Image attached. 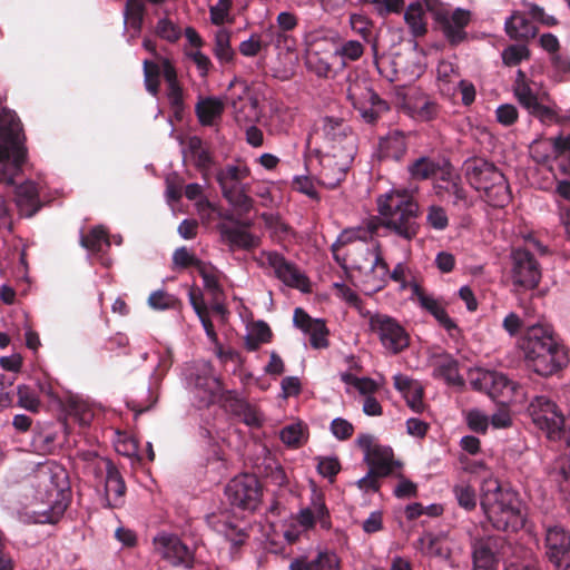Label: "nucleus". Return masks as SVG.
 <instances>
[{"label": "nucleus", "instance_id": "26", "mask_svg": "<svg viewBox=\"0 0 570 570\" xmlns=\"http://www.w3.org/2000/svg\"><path fill=\"white\" fill-rule=\"evenodd\" d=\"M407 150L405 136L397 131H391L382 137L379 142L377 156L380 160L400 161Z\"/></svg>", "mask_w": 570, "mask_h": 570}, {"label": "nucleus", "instance_id": "50", "mask_svg": "<svg viewBox=\"0 0 570 570\" xmlns=\"http://www.w3.org/2000/svg\"><path fill=\"white\" fill-rule=\"evenodd\" d=\"M17 395L19 406L33 413L39 411L40 401L36 395L35 391L30 386L19 385Z\"/></svg>", "mask_w": 570, "mask_h": 570}, {"label": "nucleus", "instance_id": "25", "mask_svg": "<svg viewBox=\"0 0 570 570\" xmlns=\"http://www.w3.org/2000/svg\"><path fill=\"white\" fill-rule=\"evenodd\" d=\"M16 205L21 216H35L42 204L39 198L38 186L33 181H26L16 188Z\"/></svg>", "mask_w": 570, "mask_h": 570}, {"label": "nucleus", "instance_id": "51", "mask_svg": "<svg viewBox=\"0 0 570 570\" xmlns=\"http://www.w3.org/2000/svg\"><path fill=\"white\" fill-rule=\"evenodd\" d=\"M191 158L198 169L206 170L212 164V158L207 150L202 148V140L199 138H193L189 142Z\"/></svg>", "mask_w": 570, "mask_h": 570}, {"label": "nucleus", "instance_id": "57", "mask_svg": "<svg viewBox=\"0 0 570 570\" xmlns=\"http://www.w3.org/2000/svg\"><path fill=\"white\" fill-rule=\"evenodd\" d=\"M466 424L475 433L485 434L489 426V417L478 409L466 412Z\"/></svg>", "mask_w": 570, "mask_h": 570}, {"label": "nucleus", "instance_id": "41", "mask_svg": "<svg viewBox=\"0 0 570 570\" xmlns=\"http://www.w3.org/2000/svg\"><path fill=\"white\" fill-rule=\"evenodd\" d=\"M274 333L265 321L252 320V352L259 348L262 344H268L273 341Z\"/></svg>", "mask_w": 570, "mask_h": 570}, {"label": "nucleus", "instance_id": "35", "mask_svg": "<svg viewBox=\"0 0 570 570\" xmlns=\"http://www.w3.org/2000/svg\"><path fill=\"white\" fill-rule=\"evenodd\" d=\"M424 14V8L420 2L411 3L404 13V20L415 38L423 37L428 32Z\"/></svg>", "mask_w": 570, "mask_h": 570}, {"label": "nucleus", "instance_id": "23", "mask_svg": "<svg viewBox=\"0 0 570 570\" xmlns=\"http://www.w3.org/2000/svg\"><path fill=\"white\" fill-rule=\"evenodd\" d=\"M194 382L195 387L204 394L203 400L207 404L212 403L223 391V384L209 362H202L198 365Z\"/></svg>", "mask_w": 570, "mask_h": 570}, {"label": "nucleus", "instance_id": "21", "mask_svg": "<svg viewBox=\"0 0 570 570\" xmlns=\"http://www.w3.org/2000/svg\"><path fill=\"white\" fill-rule=\"evenodd\" d=\"M100 472H106L105 493H106V508L116 509L124 504L126 494V483L121 476L118 468L109 459L98 461Z\"/></svg>", "mask_w": 570, "mask_h": 570}, {"label": "nucleus", "instance_id": "29", "mask_svg": "<svg viewBox=\"0 0 570 570\" xmlns=\"http://www.w3.org/2000/svg\"><path fill=\"white\" fill-rule=\"evenodd\" d=\"M224 102L216 97L200 98L195 106V114L202 126H214L222 119Z\"/></svg>", "mask_w": 570, "mask_h": 570}, {"label": "nucleus", "instance_id": "8", "mask_svg": "<svg viewBox=\"0 0 570 570\" xmlns=\"http://www.w3.org/2000/svg\"><path fill=\"white\" fill-rule=\"evenodd\" d=\"M426 4L432 11L436 28L442 32L450 47L455 48L468 40L465 29L472 20L471 11L462 8H456L453 11L442 7L432 9L429 1Z\"/></svg>", "mask_w": 570, "mask_h": 570}, {"label": "nucleus", "instance_id": "2", "mask_svg": "<svg viewBox=\"0 0 570 570\" xmlns=\"http://www.w3.org/2000/svg\"><path fill=\"white\" fill-rule=\"evenodd\" d=\"M37 498L48 505L40 512L42 523H57L70 503L67 471L55 462L39 463L30 476Z\"/></svg>", "mask_w": 570, "mask_h": 570}, {"label": "nucleus", "instance_id": "18", "mask_svg": "<svg viewBox=\"0 0 570 570\" xmlns=\"http://www.w3.org/2000/svg\"><path fill=\"white\" fill-rule=\"evenodd\" d=\"M412 299H416L421 308L430 313L451 337L455 338L461 334V330L454 320H452L440 298L425 293V291L416 283L411 284Z\"/></svg>", "mask_w": 570, "mask_h": 570}, {"label": "nucleus", "instance_id": "46", "mask_svg": "<svg viewBox=\"0 0 570 570\" xmlns=\"http://www.w3.org/2000/svg\"><path fill=\"white\" fill-rule=\"evenodd\" d=\"M453 493L461 508L466 511H472L476 507V493L475 490L469 484H456L453 488Z\"/></svg>", "mask_w": 570, "mask_h": 570}, {"label": "nucleus", "instance_id": "3", "mask_svg": "<svg viewBox=\"0 0 570 570\" xmlns=\"http://www.w3.org/2000/svg\"><path fill=\"white\" fill-rule=\"evenodd\" d=\"M0 183L11 186L26 161L27 149L21 121L7 108L0 111Z\"/></svg>", "mask_w": 570, "mask_h": 570}, {"label": "nucleus", "instance_id": "11", "mask_svg": "<svg viewBox=\"0 0 570 570\" xmlns=\"http://www.w3.org/2000/svg\"><path fill=\"white\" fill-rule=\"evenodd\" d=\"M259 266L273 268L276 277L285 285L297 288L303 293L311 292L309 278L299 268L276 252H261L252 257Z\"/></svg>", "mask_w": 570, "mask_h": 570}, {"label": "nucleus", "instance_id": "4", "mask_svg": "<svg viewBox=\"0 0 570 570\" xmlns=\"http://www.w3.org/2000/svg\"><path fill=\"white\" fill-rule=\"evenodd\" d=\"M481 492V508L493 528L515 531L521 524L517 494L503 488L497 479L484 480Z\"/></svg>", "mask_w": 570, "mask_h": 570}, {"label": "nucleus", "instance_id": "32", "mask_svg": "<svg viewBox=\"0 0 570 570\" xmlns=\"http://www.w3.org/2000/svg\"><path fill=\"white\" fill-rule=\"evenodd\" d=\"M434 373L435 376L444 379L450 385H464V380L459 373V363L450 354L444 353L440 355V361L435 366Z\"/></svg>", "mask_w": 570, "mask_h": 570}, {"label": "nucleus", "instance_id": "64", "mask_svg": "<svg viewBox=\"0 0 570 570\" xmlns=\"http://www.w3.org/2000/svg\"><path fill=\"white\" fill-rule=\"evenodd\" d=\"M399 483L393 493L399 499L415 498L417 497V485L411 480L406 479L402 473L395 474Z\"/></svg>", "mask_w": 570, "mask_h": 570}, {"label": "nucleus", "instance_id": "20", "mask_svg": "<svg viewBox=\"0 0 570 570\" xmlns=\"http://www.w3.org/2000/svg\"><path fill=\"white\" fill-rule=\"evenodd\" d=\"M298 26V17L289 11H282L276 18L277 30L272 24L266 28L262 26L261 33H252V57L258 55L263 49L267 48L273 41L276 33H289Z\"/></svg>", "mask_w": 570, "mask_h": 570}, {"label": "nucleus", "instance_id": "53", "mask_svg": "<svg viewBox=\"0 0 570 570\" xmlns=\"http://www.w3.org/2000/svg\"><path fill=\"white\" fill-rule=\"evenodd\" d=\"M426 223L436 230H443L449 226V217L445 209L438 205L428 208Z\"/></svg>", "mask_w": 570, "mask_h": 570}, {"label": "nucleus", "instance_id": "36", "mask_svg": "<svg viewBox=\"0 0 570 570\" xmlns=\"http://www.w3.org/2000/svg\"><path fill=\"white\" fill-rule=\"evenodd\" d=\"M80 245L94 254L101 253L110 247L107 232L101 226L91 228L87 234H81Z\"/></svg>", "mask_w": 570, "mask_h": 570}, {"label": "nucleus", "instance_id": "13", "mask_svg": "<svg viewBox=\"0 0 570 570\" xmlns=\"http://www.w3.org/2000/svg\"><path fill=\"white\" fill-rule=\"evenodd\" d=\"M347 98L367 124L376 122L381 115L390 109L387 102L374 90L360 82L350 85Z\"/></svg>", "mask_w": 570, "mask_h": 570}, {"label": "nucleus", "instance_id": "12", "mask_svg": "<svg viewBox=\"0 0 570 570\" xmlns=\"http://www.w3.org/2000/svg\"><path fill=\"white\" fill-rule=\"evenodd\" d=\"M370 328L380 337L382 345L393 354L404 351L410 344V337L404 327L386 314H370Z\"/></svg>", "mask_w": 570, "mask_h": 570}, {"label": "nucleus", "instance_id": "58", "mask_svg": "<svg viewBox=\"0 0 570 570\" xmlns=\"http://www.w3.org/2000/svg\"><path fill=\"white\" fill-rule=\"evenodd\" d=\"M364 52V46L357 40H348L334 51L335 57H342L351 61L358 60Z\"/></svg>", "mask_w": 570, "mask_h": 570}, {"label": "nucleus", "instance_id": "7", "mask_svg": "<svg viewBox=\"0 0 570 570\" xmlns=\"http://www.w3.org/2000/svg\"><path fill=\"white\" fill-rule=\"evenodd\" d=\"M529 412L533 423L546 432L550 440L564 439L570 445V419H566L558 405L544 395L535 396Z\"/></svg>", "mask_w": 570, "mask_h": 570}, {"label": "nucleus", "instance_id": "45", "mask_svg": "<svg viewBox=\"0 0 570 570\" xmlns=\"http://www.w3.org/2000/svg\"><path fill=\"white\" fill-rule=\"evenodd\" d=\"M309 335L311 346L315 350L326 348L330 345L328 328L323 320H315V324L306 333Z\"/></svg>", "mask_w": 570, "mask_h": 570}, {"label": "nucleus", "instance_id": "37", "mask_svg": "<svg viewBox=\"0 0 570 570\" xmlns=\"http://www.w3.org/2000/svg\"><path fill=\"white\" fill-rule=\"evenodd\" d=\"M258 217L263 220L274 240L283 242L294 235L292 227L282 222L278 215L273 213H262Z\"/></svg>", "mask_w": 570, "mask_h": 570}, {"label": "nucleus", "instance_id": "15", "mask_svg": "<svg viewBox=\"0 0 570 570\" xmlns=\"http://www.w3.org/2000/svg\"><path fill=\"white\" fill-rule=\"evenodd\" d=\"M514 96L520 106L544 126L564 125L570 121V117L559 115L556 108L544 106L530 85H521L514 88Z\"/></svg>", "mask_w": 570, "mask_h": 570}, {"label": "nucleus", "instance_id": "47", "mask_svg": "<svg viewBox=\"0 0 570 570\" xmlns=\"http://www.w3.org/2000/svg\"><path fill=\"white\" fill-rule=\"evenodd\" d=\"M530 50L523 45H510L502 51V61L508 67L518 66L522 60L530 59Z\"/></svg>", "mask_w": 570, "mask_h": 570}, {"label": "nucleus", "instance_id": "31", "mask_svg": "<svg viewBox=\"0 0 570 570\" xmlns=\"http://www.w3.org/2000/svg\"><path fill=\"white\" fill-rule=\"evenodd\" d=\"M249 476L242 473L232 479L225 488V494L229 503L234 507L247 509L249 500Z\"/></svg>", "mask_w": 570, "mask_h": 570}, {"label": "nucleus", "instance_id": "10", "mask_svg": "<svg viewBox=\"0 0 570 570\" xmlns=\"http://www.w3.org/2000/svg\"><path fill=\"white\" fill-rule=\"evenodd\" d=\"M511 279L519 288L534 289L538 287L542 268L534 254L525 247H514L510 254Z\"/></svg>", "mask_w": 570, "mask_h": 570}, {"label": "nucleus", "instance_id": "61", "mask_svg": "<svg viewBox=\"0 0 570 570\" xmlns=\"http://www.w3.org/2000/svg\"><path fill=\"white\" fill-rule=\"evenodd\" d=\"M174 264L180 268L195 267L198 269L204 262L189 253L186 247L177 248L173 255Z\"/></svg>", "mask_w": 570, "mask_h": 570}, {"label": "nucleus", "instance_id": "33", "mask_svg": "<svg viewBox=\"0 0 570 570\" xmlns=\"http://www.w3.org/2000/svg\"><path fill=\"white\" fill-rule=\"evenodd\" d=\"M439 170L440 163L425 156L415 159L407 167L410 178L415 181L434 178Z\"/></svg>", "mask_w": 570, "mask_h": 570}, {"label": "nucleus", "instance_id": "60", "mask_svg": "<svg viewBox=\"0 0 570 570\" xmlns=\"http://www.w3.org/2000/svg\"><path fill=\"white\" fill-rule=\"evenodd\" d=\"M215 55L222 61H229L233 57V50L229 45V35L225 30H219L216 33Z\"/></svg>", "mask_w": 570, "mask_h": 570}, {"label": "nucleus", "instance_id": "14", "mask_svg": "<svg viewBox=\"0 0 570 570\" xmlns=\"http://www.w3.org/2000/svg\"><path fill=\"white\" fill-rule=\"evenodd\" d=\"M353 156L352 148H347L346 153L337 150L323 155L320 158L318 184L327 189L338 187L345 180Z\"/></svg>", "mask_w": 570, "mask_h": 570}, {"label": "nucleus", "instance_id": "44", "mask_svg": "<svg viewBox=\"0 0 570 570\" xmlns=\"http://www.w3.org/2000/svg\"><path fill=\"white\" fill-rule=\"evenodd\" d=\"M279 436L287 446L293 449L301 448L305 442L304 426L301 423L286 425L282 429Z\"/></svg>", "mask_w": 570, "mask_h": 570}, {"label": "nucleus", "instance_id": "55", "mask_svg": "<svg viewBox=\"0 0 570 570\" xmlns=\"http://www.w3.org/2000/svg\"><path fill=\"white\" fill-rule=\"evenodd\" d=\"M148 304L154 309H169L177 306L178 299L167 292L155 291L149 295Z\"/></svg>", "mask_w": 570, "mask_h": 570}, {"label": "nucleus", "instance_id": "16", "mask_svg": "<svg viewBox=\"0 0 570 570\" xmlns=\"http://www.w3.org/2000/svg\"><path fill=\"white\" fill-rule=\"evenodd\" d=\"M153 543L155 552L171 566L185 569L194 568V552L176 534L160 533L154 538Z\"/></svg>", "mask_w": 570, "mask_h": 570}, {"label": "nucleus", "instance_id": "5", "mask_svg": "<svg viewBox=\"0 0 570 570\" xmlns=\"http://www.w3.org/2000/svg\"><path fill=\"white\" fill-rule=\"evenodd\" d=\"M468 183L482 193L483 199L492 207L503 208L511 200V191L503 173L482 157H471L463 163Z\"/></svg>", "mask_w": 570, "mask_h": 570}, {"label": "nucleus", "instance_id": "56", "mask_svg": "<svg viewBox=\"0 0 570 570\" xmlns=\"http://www.w3.org/2000/svg\"><path fill=\"white\" fill-rule=\"evenodd\" d=\"M314 560V570H340L338 556L328 550L318 551Z\"/></svg>", "mask_w": 570, "mask_h": 570}, {"label": "nucleus", "instance_id": "62", "mask_svg": "<svg viewBox=\"0 0 570 570\" xmlns=\"http://www.w3.org/2000/svg\"><path fill=\"white\" fill-rule=\"evenodd\" d=\"M293 188L314 202H320L321 196L318 191L315 189L314 183L311 177L308 176H296L293 180Z\"/></svg>", "mask_w": 570, "mask_h": 570}, {"label": "nucleus", "instance_id": "28", "mask_svg": "<svg viewBox=\"0 0 570 570\" xmlns=\"http://www.w3.org/2000/svg\"><path fill=\"white\" fill-rule=\"evenodd\" d=\"M222 237L233 247L249 248V223L229 219L219 225Z\"/></svg>", "mask_w": 570, "mask_h": 570}, {"label": "nucleus", "instance_id": "42", "mask_svg": "<svg viewBox=\"0 0 570 570\" xmlns=\"http://www.w3.org/2000/svg\"><path fill=\"white\" fill-rule=\"evenodd\" d=\"M160 73L161 68L156 62L150 60L144 61L145 86L147 91L155 97L159 92Z\"/></svg>", "mask_w": 570, "mask_h": 570}, {"label": "nucleus", "instance_id": "43", "mask_svg": "<svg viewBox=\"0 0 570 570\" xmlns=\"http://www.w3.org/2000/svg\"><path fill=\"white\" fill-rule=\"evenodd\" d=\"M419 542L421 543L422 550L425 554L440 558L448 556V551L443 546V540L431 532H425L419 539Z\"/></svg>", "mask_w": 570, "mask_h": 570}, {"label": "nucleus", "instance_id": "48", "mask_svg": "<svg viewBox=\"0 0 570 570\" xmlns=\"http://www.w3.org/2000/svg\"><path fill=\"white\" fill-rule=\"evenodd\" d=\"M436 195L441 196L443 193H448L454 197L453 205L456 206L463 203L466 207L468 204V194L461 184V178L454 179L452 183L443 185L436 184Z\"/></svg>", "mask_w": 570, "mask_h": 570}, {"label": "nucleus", "instance_id": "1", "mask_svg": "<svg viewBox=\"0 0 570 570\" xmlns=\"http://www.w3.org/2000/svg\"><path fill=\"white\" fill-rule=\"evenodd\" d=\"M520 346L527 366L540 376L557 374L569 363L566 346L557 340L550 326L537 324L527 327Z\"/></svg>", "mask_w": 570, "mask_h": 570}, {"label": "nucleus", "instance_id": "19", "mask_svg": "<svg viewBox=\"0 0 570 570\" xmlns=\"http://www.w3.org/2000/svg\"><path fill=\"white\" fill-rule=\"evenodd\" d=\"M505 540L500 535H488L475 539L472 544V570H498L499 553Z\"/></svg>", "mask_w": 570, "mask_h": 570}, {"label": "nucleus", "instance_id": "39", "mask_svg": "<svg viewBox=\"0 0 570 570\" xmlns=\"http://www.w3.org/2000/svg\"><path fill=\"white\" fill-rule=\"evenodd\" d=\"M198 274L203 278L204 287L210 299H217L224 293L217 276V269L207 263H203L197 269Z\"/></svg>", "mask_w": 570, "mask_h": 570}, {"label": "nucleus", "instance_id": "22", "mask_svg": "<svg viewBox=\"0 0 570 570\" xmlns=\"http://www.w3.org/2000/svg\"><path fill=\"white\" fill-rule=\"evenodd\" d=\"M323 132L328 142L332 144V151H344L352 148L354 151L355 137L348 125L342 119L326 117L323 121Z\"/></svg>", "mask_w": 570, "mask_h": 570}, {"label": "nucleus", "instance_id": "30", "mask_svg": "<svg viewBox=\"0 0 570 570\" xmlns=\"http://www.w3.org/2000/svg\"><path fill=\"white\" fill-rule=\"evenodd\" d=\"M336 59L335 53L331 51L321 52L311 46L306 51L305 63L309 71L320 78H328L332 73V63Z\"/></svg>", "mask_w": 570, "mask_h": 570}, {"label": "nucleus", "instance_id": "24", "mask_svg": "<svg viewBox=\"0 0 570 570\" xmlns=\"http://www.w3.org/2000/svg\"><path fill=\"white\" fill-rule=\"evenodd\" d=\"M364 456V461L370 470L376 472L379 475L386 478L391 475L395 469L401 468L402 463L394 460L392 448L375 444L374 451Z\"/></svg>", "mask_w": 570, "mask_h": 570}, {"label": "nucleus", "instance_id": "34", "mask_svg": "<svg viewBox=\"0 0 570 570\" xmlns=\"http://www.w3.org/2000/svg\"><path fill=\"white\" fill-rule=\"evenodd\" d=\"M356 240L367 242L368 240V233L364 232V227L358 226L355 228H347L344 229L333 243L331 250L333 253L334 259L341 265L344 266V263L346 261L345 257H341L338 252L344 246L352 244Z\"/></svg>", "mask_w": 570, "mask_h": 570}, {"label": "nucleus", "instance_id": "6", "mask_svg": "<svg viewBox=\"0 0 570 570\" xmlns=\"http://www.w3.org/2000/svg\"><path fill=\"white\" fill-rule=\"evenodd\" d=\"M379 213L384 217V227L403 239L412 240L420 232L419 204L409 195L399 191L381 196Z\"/></svg>", "mask_w": 570, "mask_h": 570}, {"label": "nucleus", "instance_id": "17", "mask_svg": "<svg viewBox=\"0 0 570 570\" xmlns=\"http://www.w3.org/2000/svg\"><path fill=\"white\" fill-rule=\"evenodd\" d=\"M544 556L556 570H570V533L562 527L547 528Z\"/></svg>", "mask_w": 570, "mask_h": 570}, {"label": "nucleus", "instance_id": "63", "mask_svg": "<svg viewBox=\"0 0 570 570\" xmlns=\"http://www.w3.org/2000/svg\"><path fill=\"white\" fill-rule=\"evenodd\" d=\"M330 430L337 440L345 441L353 435L354 425L343 417H336L331 422Z\"/></svg>", "mask_w": 570, "mask_h": 570}, {"label": "nucleus", "instance_id": "38", "mask_svg": "<svg viewBox=\"0 0 570 570\" xmlns=\"http://www.w3.org/2000/svg\"><path fill=\"white\" fill-rule=\"evenodd\" d=\"M146 13V6L142 0H126L124 10L125 23L134 31L140 32Z\"/></svg>", "mask_w": 570, "mask_h": 570}, {"label": "nucleus", "instance_id": "9", "mask_svg": "<svg viewBox=\"0 0 570 570\" xmlns=\"http://www.w3.org/2000/svg\"><path fill=\"white\" fill-rule=\"evenodd\" d=\"M247 176V169L237 166H227L217 175L224 197L239 215L249 210L248 185L244 183Z\"/></svg>", "mask_w": 570, "mask_h": 570}, {"label": "nucleus", "instance_id": "27", "mask_svg": "<svg viewBox=\"0 0 570 570\" xmlns=\"http://www.w3.org/2000/svg\"><path fill=\"white\" fill-rule=\"evenodd\" d=\"M504 29L511 39L519 41H529L538 35V28L520 11H513L505 20Z\"/></svg>", "mask_w": 570, "mask_h": 570}, {"label": "nucleus", "instance_id": "40", "mask_svg": "<svg viewBox=\"0 0 570 570\" xmlns=\"http://www.w3.org/2000/svg\"><path fill=\"white\" fill-rule=\"evenodd\" d=\"M364 253L366 257H374L373 262L371 263V273H373L381 283L385 284L390 275V268L389 264L385 262L382 255L380 244H377L373 249L365 247ZM365 259L367 261V258Z\"/></svg>", "mask_w": 570, "mask_h": 570}, {"label": "nucleus", "instance_id": "54", "mask_svg": "<svg viewBox=\"0 0 570 570\" xmlns=\"http://www.w3.org/2000/svg\"><path fill=\"white\" fill-rule=\"evenodd\" d=\"M334 287L336 289V295L340 298L345 301L350 306L356 308L363 316H365V313L363 312V301L355 291H353L347 285L340 283H335ZM366 315L368 314L366 313Z\"/></svg>", "mask_w": 570, "mask_h": 570}, {"label": "nucleus", "instance_id": "52", "mask_svg": "<svg viewBox=\"0 0 570 570\" xmlns=\"http://www.w3.org/2000/svg\"><path fill=\"white\" fill-rule=\"evenodd\" d=\"M424 389L420 382L414 384L403 397L406 401L407 406L415 413H422L425 410V403L423 401Z\"/></svg>", "mask_w": 570, "mask_h": 570}, {"label": "nucleus", "instance_id": "49", "mask_svg": "<svg viewBox=\"0 0 570 570\" xmlns=\"http://www.w3.org/2000/svg\"><path fill=\"white\" fill-rule=\"evenodd\" d=\"M315 513V522H320L321 528L330 530L332 527L331 514L325 504L324 497L322 494H315L312 499L311 507Z\"/></svg>", "mask_w": 570, "mask_h": 570}, {"label": "nucleus", "instance_id": "59", "mask_svg": "<svg viewBox=\"0 0 570 570\" xmlns=\"http://www.w3.org/2000/svg\"><path fill=\"white\" fill-rule=\"evenodd\" d=\"M317 461V472L330 481H333L341 471V463L337 458L320 456Z\"/></svg>", "mask_w": 570, "mask_h": 570}]
</instances>
